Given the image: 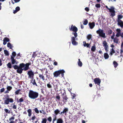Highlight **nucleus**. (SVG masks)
Instances as JSON below:
<instances>
[{
	"label": "nucleus",
	"mask_w": 123,
	"mask_h": 123,
	"mask_svg": "<svg viewBox=\"0 0 123 123\" xmlns=\"http://www.w3.org/2000/svg\"><path fill=\"white\" fill-rule=\"evenodd\" d=\"M115 33L114 32H113L112 33V35L111 37V39H113L114 38V37L115 36Z\"/></svg>",
	"instance_id": "nucleus-50"
},
{
	"label": "nucleus",
	"mask_w": 123,
	"mask_h": 123,
	"mask_svg": "<svg viewBox=\"0 0 123 123\" xmlns=\"http://www.w3.org/2000/svg\"><path fill=\"white\" fill-rule=\"evenodd\" d=\"M115 51L113 48H112L110 50V55L111 56L113 54L115 53Z\"/></svg>",
	"instance_id": "nucleus-22"
},
{
	"label": "nucleus",
	"mask_w": 123,
	"mask_h": 123,
	"mask_svg": "<svg viewBox=\"0 0 123 123\" xmlns=\"http://www.w3.org/2000/svg\"><path fill=\"white\" fill-rule=\"evenodd\" d=\"M4 111H5V112L6 113H9V112H8V109H4Z\"/></svg>",
	"instance_id": "nucleus-57"
},
{
	"label": "nucleus",
	"mask_w": 123,
	"mask_h": 123,
	"mask_svg": "<svg viewBox=\"0 0 123 123\" xmlns=\"http://www.w3.org/2000/svg\"><path fill=\"white\" fill-rule=\"evenodd\" d=\"M68 108H65L63 110V111L64 113L65 114V115H66V114L67 112L68 111Z\"/></svg>",
	"instance_id": "nucleus-30"
},
{
	"label": "nucleus",
	"mask_w": 123,
	"mask_h": 123,
	"mask_svg": "<svg viewBox=\"0 0 123 123\" xmlns=\"http://www.w3.org/2000/svg\"><path fill=\"white\" fill-rule=\"evenodd\" d=\"M58 84H56L55 86V91H56L57 92L58 91H59L60 90H61V89H59V88L58 87Z\"/></svg>",
	"instance_id": "nucleus-23"
},
{
	"label": "nucleus",
	"mask_w": 123,
	"mask_h": 123,
	"mask_svg": "<svg viewBox=\"0 0 123 123\" xmlns=\"http://www.w3.org/2000/svg\"><path fill=\"white\" fill-rule=\"evenodd\" d=\"M12 56H11V57H13L14 58L16 54L15 52H13L12 53Z\"/></svg>",
	"instance_id": "nucleus-42"
},
{
	"label": "nucleus",
	"mask_w": 123,
	"mask_h": 123,
	"mask_svg": "<svg viewBox=\"0 0 123 123\" xmlns=\"http://www.w3.org/2000/svg\"><path fill=\"white\" fill-rule=\"evenodd\" d=\"M92 37V35L91 34H88L87 35V38L89 40Z\"/></svg>",
	"instance_id": "nucleus-37"
},
{
	"label": "nucleus",
	"mask_w": 123,
	"mask_h": 123,
	"mask_svg": "<svg viewBox=\"0 0 123 123\" xmlns=\"http://www.w3.org/2000/svg\"><path fill=\"white\" fill-rule=\"evenodd\" d=\"M108 47H104L105 50L106 52H107L108 51Z\"/></svg>",
	"instance_id": "nucleus-53"
},
{
	"label": "nucleus",
	"mask_w": 123,
	"mask_h": 123,
	"mask_svg": "<svg viewBox=\"0 0 123 123\" xmlns=\"http://www.w3.org/2000/svg\"><path fill=\"white\" fill-rule=\"evenodd\" d=\"M12 108L14 109H16L17 108V106L15 104H14L12 106Z\"/></svg>",
	"instance_id": "nucleus-56"
},
{
	"label": "nucleus",
	"mask_w": 123,
	"mask_h": 123,
	"mask_svg": "<svg viewBox=\"0 0 123 123\" xmlns=\"http://www.w3.org/2000/svg\"><path fill=\"white\" fill-rule=\"evenodd\" d=\"M27 74L28 75V78L31 79L34 78V73L32 70L28 71Z\"/></svg>",
	"instance_id": "nucleus-7"
},
{
	"label": "nucleus",
	"mask_w": 123,
	"mask_h": 123,
	"mask_svg": "<svg viewBox=\"0 0 123 123\" xmlns=\"http://www.w3.org/2000/svg\"><path fill=\"white\" fill-rule=\"evenodd\" d=\"M83 45L85 47L86 46H85V45H86V44L87 43H86L85 41H84L83 42Z\"/></svg>",
	"instance_id": "nucleus-64"
},
{
	"label": "nucleus",
	"mask_w": 123,
	"mask_h": 123,
	"mask_svg": "<svg viewBox=\"0 0 123 123\" xmlns=\"http://www.w3.org/2000/svg\"><path fill=\"white\" fill-rule=\"evenodd\" d=\"M95 6L97 8H100V4H96Z\"/></svg>",
	"instance_id": "nucleus-52"
},
{
	"label": "nucleus",
	"mask_w": 123,
	"mask_h": 123,
	"mask_svg": "<svg viewBox=\"0 0 123 123\" xmlns=\"http://www.w3.org/2000/svg\"><path fill=\"white\" fill-rule=\"evenodd\" d=\"M54 64L55 66V65H58V63L57 62H54Z\"/></svg>",
	"instance_id": "nucleus-63"
},
{
	"label": "nucleus",
	"mask_w": 123,
	"mask_h": 123,
	"mask_svg": "<svg viewBox=\"0 0 123 123\" xmlns=\"http://www.w3.org/2000/svg\"><path fill=\"white\" fill-rule=\"evenodd\" d=\"M21 91V90L20 89H18L15 92V93L16 95H18L19 94H21V93H20V92Z\"/></svg>",
	"instance_id": "nucleus-26"
},
{
	"label": "nucleus",
	"mask_w": 123,
	"mask_h": 123,
	"mask_svg": "<svg viewBox=\"0 0 123 123\" xmlns=\"http://www.w3.org/2000/svg\"><path fill=\"white\" fill-rule=\"evenodd\" d=\"M85 10L87 12H88L89 10V9L88 7H86L85 8Z\"/></svg>",
	"instance_id": "nucleus-54"
},
{
	"label": "nucleus",
	"mask_w": 123,
	"mask_h": 123,
	"mask_svg": "<svg viewBox=\"0 0 123 123\" xmlns=\"http://www.w3.org/2000/svg\"><path fill=\"white\" fill-rule=\"evenodd\" d=\"M7 46L10 49H12V46L11 44L10 43H7Z\"/></svg>",
	"instance_id": "nucleus-33"
},
{
	"label": "nucleus",
	"mask_w": 123,
	"mask_h": 123,
	"mask_svg": "<svg viewBox=\"0 0 123 123\" xmlns=\"http://www.w3.org/2000/svg\"><path fill=\"white\" fill-rule=\"evenodd\" d=\"M20 10V8L19 6L15 8V10L13 12V13L15 14Z\"/></svg>",
	"instance_id": "nucleus-19"
},
{
	"label": "nucleus",
	"mask_w": 123,
	"mask_h": 123,
	"mask_svg": "<svg viewBox=\"0 0 123 123\" xmlns=\"http://www.w3.org/2000/svg\"><path fill=\"white\" fill-rule=\"evenodd\" d=\"M123 18V16L121 15H118L117 16V20H120Z\"/></svg>",
	"instance_id": "nucleus-32"
},
{
	"label": "nucleus",
	"mask_w": 123,
	"mask_h": 123,
	"mask_svg": "<svg viewBox=\"0 0 123 123\" xmlns=\"http://www.w3.org/2000/svg\"><path fill=\"white\" fill-rule=\"evenodd\" d=\"M47 120L46 118H44L42 119V120L41 121V123H46Z\"/></svg>",
	"instance_id": "nucleus-36"
},
{
	"label": "nucleus",
	"mask_w": 123,
	"mask_h": 123,
	"mask_svg": "<svg viewBox=\"0 0 123 123\" xmlns=\"http://www.w3.org/2000/svg\"><path fill=\"white\" fill-rule=\"evenodd\" d=\"M119 37H116L114 38L113 39H111L113 40V42L117 44L118 43V42L119 41V39L118 38Z\"/></svg>",
	"instance_id": "nucleus-14"
},
{
	"label": "nucleus",
	"mask_w": 123,
	"mask_h": 123,
	"mask_svg": "<svg viewBox=\"0 0 123 123\" xmlns=\"http://www.w3.org/2000/svg\"><path fill=\"white\" fill-rule=\"evenodd\" d=\"M11 60L12 62V63L13 64L15 63L17 64L18 62H16L15 60L14 59V58L13 57H11Z\"/></svg>",
	"instance_id": "nucleus-16"
},
{
	"label": "nucleus",
	"mask_w": 123,
	"mask_h": 123,
	"mask_svg": "<svg viewBox=\"0 0 123 123\" xmlns=\"http://www.w3.org/2000/svg\"><path fill=\"white\" fill-rule=\"evenodd\" d=\"M96 49V48L95 45H93L92 47L91 50L92 52H95Z\"/></svg>",
	"instance_id": "nucleus-29"
},
{
	"label": "nucleus",
	"mask_w": 123,
	"mask_h": 123,
	"mask_svg": "<svg viewBox=\"0 0 123 123\" xmlns=\"http://www.w3.org/2000/svg\"><path fill=\"white\" fill-rule=\"evenodd\" d=\"M14 119V117H11L9 119V120L11 121V120H13Z\"/></svg>",
	"instance_id": "nucleus-59"
},
{
	"label": "nucleus",
	"mask_w": 123,
	"mask_h": 123,
	"mask_svg": "<svg viewBox=\"0 0 123 123\" xmlns=\"http://www.w3.org/2000/svg\"><path fill=\"white\" fill-rule=\"evenodd\" d=\"M118 22L117 25H118L120 26L121 27H122L123 25V22L121 20H117Z\"/></svg>",
	"instance_id": "nucleus-17"
},
{
	"label": "nucleus",
	"mask_w": 123,
	"mask_h": 123,
	"mask_svg": "<svg viewBox=\"0 0 123 123\" xmlns=\"http://www.w3.org/2000/svg\"><path fill=\"white\" fill-rule=\"evenodd\" d=\"M47 120L49 122H50L52 120V117H49L47 118Z\"/></svg>",
	"instance_id": "nucleus-47"
},
{
	"label": "nucleus",
	"mask_w": 123,
	"mask_h": 123,
	"mask_svg": "<svg viewBox=\"0 0 123 123\" xmlns=\"http://www.w3.org/2000/svg\"><path fill=\"white\" fill-rule=\"evenodd\" d=\"M31 65V62H29L25 64L23 63H20L19 66H18L17 65L12 66L14 69L17 70V72L19 74H21L23 70L25 71L27 70L29 68V66Z\"/></svg>",
	"instance_id": "nucleus-1"
},
{
	"label": "nucleus",
	"mask_w": 123,
	"mask_h": 123,
	"mask_svg": "<svg viewBox=\"0 0 123 123\" xmlns=\"http://www.w3.org/2000/svg\"><path fill=\"white\" fill-rule=\"evenodd\" d=\"M69 30L70 31H72L73 32H77L78 31L77 28L73 25H71L70 28H69Z\"/></svg>",
	"instance_id": "nucleus-9"
},
{
	"label": "nucleus",
	"mask_w": 123,
	"mask_h": 123,
	"mask_svg": "<svg viewBox=\"0 0 123 123\" xmlns=\"http://www.w3.org/2000/svg\"><path fill=\"white\" fill-rule=\"evenodd\" d=\"M65 71L63 69L60 70L55 71L53 73L54 77L56 78L59 76L61 74V77L64 78V73Z\"/></svg>",
	"instance_id": "nucleus-3"
},
{
	"label": "nucleus",
	"mask_w": 123,
	"mask_h": 123,
	"mask_svg": "<svg viewBox=\"0 0 123 123\" xmlns=\"http://www.w3.org/2000/svg\"><path fill=\"white\" fill-rule=\"evenodd\" d=\"M113 64L115 68H116L118 66V63L115 61H114L113 62Z\"/></svg>",
	"instance_id": "nucleus-34"
},
{
	"label": "nucleus",
	"mask_w": 123,
	"mask_h": 123,
	"mask_svg": "<svg viewBox=\"0 0 123 123\" xmlns=\"http://www.w3.org/2000/svg\"><path fill=\"white\" fill-rule=\"evenodd\" d=\"M27 111L28 113V116L29 117H30L32 114V111L30 109H28Z\"/></svg>",
	"instance_id": "nucleus-24"
},
{
	"label": "nucleus",
	"mask_w": 123,
	"mask_h": 123,
	"mask_svg": "<svg viewBox=\"0 0 123 123\" xmlns=\"http://www.w3.org/2000/svg\"><path fill=\"white\" fill-rule=\"evenodd\" d=\"M62 98L63 100V101L64 103H66L67 101L68 98H67L66 95V93L64 92L63 94H62Z\"/></svg>",
	"instance_id": "nucleus-10"
},
{
	"label": "nucleus",
	"mask_w": 123,
	"mask_h": 123,
	"mask_svg": "<svg viewBox=\"0 0 123 123\" xmlns=\"http://www.w3.org/2000/svg\"><path fill=\"white\" fill-rule=\"evenodd\" d=\"M75 37H71V41L72 44L74 45H76L78 44V43L75 41Z\"/></svg>",
	"instance_id": "nucleus-12"
},
{
	"label": "nucleus",
	"mask_w": 123,
	"mask_h": 123,
	"mask_svg": "<svg viewBox=\"0 0 123 123\" xmlns=\"http://www.w3.org/2000/svg\"><path fill=\"white\" fill-rule=\"evenodd\" d=\"M6 89L8 91H10L12 89V87L10 86H8L6 87Z\"/></svg>",
	"instance_id": "nucleus-39"
},
{
	"label": "nucleus",
	"mask_w": 123,
	"mask_h": 123,
	"mask_svg": "<svg viewBox=\"0 0 123 123\" xmlns=\"http://www.w3.org/2000/svg\"><path fill=\"white\" fill-rule=\"evenodd\" d=\"M116 31L117 32L116 35V37L121 36L122 38H123V32H121V31L120 29L119 28L117 29Z\"/></svg>",
	"instance_id": "nucleus-6"
},
{
	"label": "nucleus",
	"mask_w": 123,
	"mask_h": 123,
	"mask_svg": "<svg viewBox=\"0 0 123 123\" xmlns=\"http://www.w3.org/2000/svg\"><path fill=\"white\" fill-rule=\"evenodd\" d=\"M108 34V35H110L112 33V31L111 29H109L108 31L107 32Z\"/></svg>",
	"instance_id": "nucleus-40"
},
{
	"label": "nucleus",
	"mask_w": 123,
	"mask_h": 123,
	"mask_svg": "<svg viewBox=\"0 0 123 123\" xmlns=\"http://www.w3.org/2000/svg\"><path fill=\"white\" fill-rule=\"evenodd\" d=\"M4 91H5V89L4 88H1L0 89V92H3Z\"/></svg>",
	"instance_id": "nucleus-55"
},
{
	"label": "nucleus",
	"mask_w": 123,
	"mask_h": 123,
	"mask_svg": "<svg viewBox=\"0 0 123 123\" xmlns=\"http://www.w3.org/2000/svg\"><path fill=\"white\" fill-rule=\"evenodd\" d=\"M60 111L58 109H56L54 111V113L55 115H57L58 113H60Z\"/></svg>",
	"instance_id": "nucleus-28"
},
{
	"label": "nucleus",
	"mask_w": 123,
	"mask_h": 123,
	"mask_svg": "<svg viewBox=\"0 0 123 123\" xmlns=\"http://www.w3.org/2000/svg\"><path fill=\"white\" fill-rule=\"evenodd\" d=\"M7 68H11L12 67L11 64L10 62H9L7 65Z\"/></svg>",
	"instance_id": "nucleus-35"
},
{
	"label": "nucleus",
	"mask_w": 123,
	"mask_h": 123,
	"mask_svg": "<svg viewBox=\"0 0 123 123\" xmlns=\"http://www.w3.org/2000/svg\"><path fill=\"white\" fill-rule=\"evenodd\" d=\"M54 117L53 120H55V121L56 120V115H54Z\"/></svg>",
	"instance_id": "nucleus-60"
},
{
	"label": "nucleus",
	"mask_w": 123,
	"mask_h": 123,
	"mask_svg": "<svg viewBox=\"0 0 123 123\" xmlns=\"http://www.w3.org/2000/svg\"><path fill=\"white\" fill-rule=\"evenodd\" d=\"M47 86L49 88H51L52 87V86L51 84H50V83L47 84Z\"/></svg>",
	"instance_id": "nucleus-49"
},
{
	"label": "nucleus",
	"mask_w": 123,
	"mask_h": 123,
	"mask_svg": "<svg viewBox=\"0 0 123 123\" xmlns=\"http://www.w3.org/2000/svg\"><path fill=\"white\" fill-rule=\"evenodd\" d=\"M9 39L7 37H5L3 40V44L4 45H5L6 43L7 42H9Z\"/></svg>",
	"instance_id": "nucleus-15"
},
{
	"label": "nucleus",
	"mask_w": 123,
	"mask_h": 123,
	"mask_svg": "<svg viewBox=\"0 0 123 123\" xmlns=\"http://www.w3.org/2000/svg\"><path fill=\"white\" fill-rule=\"evenodd\" d=\"M94 81L96 84H97L98 85H100V84L101 83V81L99 78H95L94 79Z\"/></svg>",
	"instance_id": "nucleus-11"
},
{
	"label": "nucleus",
	"mask_w": 123,
	"mask_h": 123,
	"mask_svg": "<svg viewBox=\"0 0 123 123\" xmlns=\"http://www.w3.org/2000/svg\"><path fill=\"white\" fill-rule=\"evenodd\" d=\"M34 110L36 113H39V111L37 108H35L34 109Z\"/></svg>",
	"instance_id": "nucleus-43"
},
{
	"label": "nucleus",
	"mask_w": 123,
	"mask_h": 123,
	"mask_svg": "<svg viewBox=\"0 0 123 123\" xmlns=\"http://www.w3.org/2000/svg\"><path fill=\"white\" fill-rule=\"evenodd\" d=\"M76 32H73L72 33V34H73L74 35L75 38L76 37L78 36Z\"/></svg>",
	"instance_id": "nucleus-38"
},
{
	"label": "nucleus",
	"mask_w": 123,
	"mask_h": 123,
	"mask_svg": "<svg viewBox=\"0 0 123 123\" xmlns=\"http://www.w3.org/2000/svg\"><path fill=\"white\" fill-rule=\"evenodd\" d=\"M105 7L106 8L109 10L110 12H111L110 15L111 16L113 17L115 15V8L111 6L110 8H109L107 6H106Z\"/></svg>",
	"instance_id": "nucleus-4"
},
{
	"label": "nucleus",
	"mask_w": 123,
	"mask_h": 123,
	"mask_svg": "<svg viewBox=\"0 0 123 123\" xmlns=\"http://www.w3.org/2000/svg\"><path fill=\"white\" fill-rule=\"evenodd\" d=\"M37 56V55L36 53L34 52L32 55V57L35 58Z\"/></svg>",
	"instance_id": "nucleus-51"
},
{
	"label": "nucleus",
	"mask_w": 123,
	"mask_h": 123,
	"mask_svg": "<svg viewBox=\"0 0 123 123\" xmlns=\"http://www.w3.org/2000/svg\"><path fill=\"white\" fill-rule=\"evenodd\" d=\"M24 101V99L23 97H22L21 98H20L19 99L18 101V102H19L21 103L22 102Z\"/></svg>",
	"instance_id": "nucleus-46"
},
{
	"label": "nucleus",
	"mask_w": 123,
	"mask_h": 123,
	"mask_svg": "<svg viewBox=\"0 0 123 123\" xmlns=\"http://www.w3.org/2000/svg\"><path fill=\"white\" fill-rule=\"evenodd\" d=\"M72 98V99H74L76 97V95L75 94L71 93Z\"/></svg>",
	"instance_id": "nucleus-45"
},
{
	"label": "nucleus",
	"mask_w": 123,
	"mask_h": 123,
	"mask_svg": "<svg viewBox=\"0 0 123 123\" xmlns=\"http://www.w3.org/2000/svg\"><path fill=\"white\" fill-rule=\"evenodd\" d=\"M96 33L99 34V36L105 38L106 37L105 33L104 32V31L102 29H99L96 31Z\"/></svg>",
	"instance_id": "nucleus-5"
},
{
	"label": "nucleus",
	"mask_w": 123,
	"mask_h": 123,
	"mask_svg": "<svg viewBox=\"0 0 123 123\" xmlns=\"http://www.w3.org/2000/svg\"><path fill=\"white\" fill-rule=\"evenodd\" d=\"M39 75L40 79H42L43 81L45 80V77L43 74H39Z\"/></svg>",
	"instance_id": "nucleus-20"
},
{
	"label": "nucleus",
	"mask_w": 123,
	"mask_h": 123,
	"mask_svg": "<svg viewBox=\"0 0 123 123\" xmlns=\"http://www.w3.org/2000/svg\"><path fill=\"white\" fill-rule=\"evenodd\" d=\"M56 98L58 101H59L60 100V97L59 95L56 96Z\"/></svg>",
	"instance_id": "nucleus-48"
},
{
	"label": "nucleus",
	"mask_w": 123,
	"mask_h": 123,
	"mask_svg": "<svg viewBox=\"0 0 123 123\" xmlns=\"http://www.w3.org/2000/svg\"><path fill=\"white\" fill-rule=\"evenodd\" d=\"M89 25L90 28L92 29L95 25V23L93 22L92 23L89 22Z\"/></svg>",
	"instance_id": "nucleus-13"
},
{
	"label": "nucleus",
	"mask_w": 123,
	"mask_h": 123,
	"mask_svg": "<svg viewBox=\"0 0 123 123\" xmlns=\"http://www.w3.org/2000/svg\"><path fill=\"white\" fill-rule=\"evenodd\" d=\"M119 55V52L117 51V53L115 54V55Z\"/></svg>",
	"instance_id": "nucleus-62"
},
{
	"label": "nucleus",
	"mask_w": 123,
	"mask_h": 123,
	"mask_svg": "<svg viewBox=\"0 0 123 123\" xmlns=\"http://www.w3.org/2000/svg\"><path fill=\"white\" fill-rule=\"evenodd\" d=\"M104 57L105 59H107L108 58L109 55L107 53H105L104 54Z\"/></svg>",
	"instance_id": "nucleus-31"
},
{
	"label": "nucleus",
	"mask_w": 123,
	"mask_h": 123,
	"mask_svg": "<svg viewBox=\"0 0 123 123\" xmlns=\"http://www.w3.org/2000/svg\"><path fill=\"white\" fill-rule=\"evenodd\" d=\"M39 94L36 92L32 90H30L28 93V96L31 99H36L38 96Z\"/></svg>",
	"instance_id": "nucleus-2"
},
{
	"label": "nucleus",
	"mask_w": 123,
	"mask_h": 123,
	"mask_svg": "<svg viewBox=\"0 0 123 123\" xmlns=\"http://www.w3.org/2000/svg\"><path fill=\"white\" fill-rule=\"evenodd\" d=\"M13 99L11 98H7L6 99H5L4 101V104H5L8 105L9 103H12L13 101Z\"/></svg>",
	"instance_id": "nucleus-8"
},
{
	"label": "nucleus",
	"mask_w": 123,
	"mask_h": 123,
	"mask_svg": "<svg viewBox=\"0 0 123 123\" xmlns=\"http://www.w3.org/2000/svg\"><path fill=\"white\" fill-rule=\"evenodd\" d=\"M78 64L80 67H81L82 65V63L80 61V59H78Z\"/></svg>",
	"instance_id": "nucleus-27"
},
{
	"label": "nucleus",
	"mask_w": 123,
	"mask_h": 123,
	"mask_svg": "<svg viewBox=\"0 0 123 123\" xmlns=\"http://www.w3.org/2000/svg\"><path fill=\"white\" fill-rule=\"evenodd\" d=\"M4 54L6 55H9V54L8 51L6 50H5L4 51Z\"/></svg>",
	"instance_id": "nucleus-41"
},
{
	"label": "nucleus",
	"mask_w": 123,
	"mask_h": 123,
	"mask_svg": "<svg viewBox=\"0 0 123 123\" xmlns=\"http://www.w3.org/2000/svg\"><path fill=\"white\" fill-rule=\"evenodd\" d=\"M90 45V44L88 43H87L86 45H85L86 46H86L87 48H89V45Z\"/></svg>",
	"instance_id": "nucleus-61"
},
{
	"label": "nucleus",
	"mask_w": 123,
	"mask_h": 123,
	"mask_svg": "<svg viewBox=\"0 0 123 123\" xmlns=\"http://www.w3.org/2000/svg\"><path fill=\"white\" fill-rule=\"evenodd\" d=\"M88 22V20L86 19H85V20L84 21L83 24L84 25H86L87 24Z\"/></svg>",
	"instance_id": "nucleus-44"
},
{
	"label": "nucleus",
	"mask_w": 123,
	"mask_h": 123,
	"mask_svg": "<svg viewBox=\"0 0 123 123\" xmlns=\"http://www.w3.org/2000/svg\"><path fill=\"white\" fill-rule=\"evenodd\" d=\"M31 83L34 85H35L36 86H37V85L36 82V80L35 79H34V78L33 79H31Z\"/></svg>",
	"instance_id": "nucleus-18"
},
{
	"label": "nucleus",
	"mask_w": 123,
	"mask_h": 123,
	"mask_svg": "<svg viewBox=\"0 0 123 123\" xmlns=\"http://www.w3.org/2000/svg\"><path fill=\"white\" fill-rule=\"evenodd\" d=\"M123 52V50L122 49H121L120 50V53L121 54V55H120L121 56H122V53Z\"/></svg>",
	"instance_id": "nucleus-58"
},
{
	"label": "nucleus",
	"mask_w": 123,
	"mask_h": 123,
	"mask_svg": "<svg viewBox=\"0 0 123 123\" xmlns=\"http://www.w3.org/2000/svg\"><path fill=\"white\" fill-rule=\"evenodd\" d=\"M63 119L61 118H59L57 120L56 123H63Z\"/></svg>",
	"instance_id": "nucleus-21"
},
{
	"label": "nucleus",
	"mask_w": 123,
	"mask_h": 123,
	"mask_svg": "<svg viewBox=\"0 0 123 123\" xmlns=\"http://www.w3.org/2000/svg\"><path fill=\"white\" fill-rule=\"evenodd\" d=\"M107 43L106 42V41H103V46L104 47L108 46V45L107 44Z\"/></svg>",
	"instance_id": "nucleus-25"
}]
</instances>
